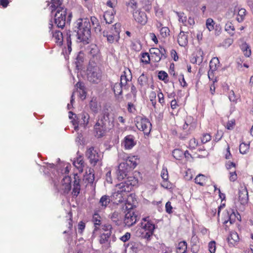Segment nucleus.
<instances>
[{
  "mask_svg": "<svg viewBox=\"0 0 253 253\" xmlns=\"http://www.w3.org/2000/svg\"><path fill=\"white\" fill-rule=\"evenodd\" d=\"M96 33H100L101 27L97 18L94 16L88 18H81L78 19L75 23L74 30L77 32L78 42H82L86 44L90 42L91 38V25Z\"/></svg>",
  "mask_w": 253,
  "mask_h": 253,
  "instance_id": "nucleus-1",
  "label": "nucleus"
},
{
  "mask_svg": "<svg viewBox=\"0 0 253 253\" xmlns=\"http://www.w3.org/2000/svg\"><path fill=\"white\" fill-rule=\"evenodd\" d=\"M118 157L119 161H123L120 163L117 171V178L121 180L127 176L130 170L136 167L137 156H128L127 154L122 152L119 153Z\"/></svg>",
  "mask_w": 253,
  "mask_h": 253,
  "instance_id": "nucleus-2",
  "label": "nucleus"
},
{
  "mask_svg": "<svg viewBox=\"0 0 253 253\" xmlns=\"http://www.w3.org/2000/svg\"><path fill=\"white\" fill-rule=\"evenodd\" d=\"M114 119L109 117V113L105 111L100 114L94 126L95 135L97 137H102L105 133L107 129L113 127Z\"/></svg>",
  "mask_w": 253,
  "mask_h": 253,
  "instance_id": "nucleus-3",
  "label": "nucleus"
},
{
  "mask_svg": "<svg viewBox=\"0 0 253 253\" xmlns=\"http://www.w3.org/2000/svg\"><path fill=\"white\" fill-rule=\"evenodd\" d=\"M156 225L149 216L144 217L140 223V227L136 231L137 236L150 240L156 228Z\"/></svg>",
  "mask_w": 253,
  "mask_h": 253,
  "instance_id": "nucleus-4",
  "label": "nucleus"
},
{
  "mask_svg": "<svg viewBox=\"0 0 253 253\" xmlns=\"http://www.w3.org/2000/svg\"><path fill=\"white\" fill-rule=\"evenodd\" d=\"M64 173H62V178L59 183L54 181V187L57 192L61 194H66L69 193L71 189V178L66 174L69 172V169L67 166L63 170Z\"/></svg>",
  "mask_w": 253,
  "mask_h": 253,
  "instance_id": "nucleus-5",
  "label": "nucleus"
},
{
  "mask_svg": "<svg viewBox=\"0 0 253 253\" xmlns=\"http://www.w3.org/2000/svg\"><path fill=\"white\" fill-rule=\"evenodd\" d=\"M87 81L91 84H97L102 79V72L97 67H89L87 70Z\"/></svg>",
  "mask_w": 253,
  "mask_h": 253,
  "instance_id": "nucleus-6",
  "label": "nucleus"
},
{
  "mask_svg": "<svg viewBox=\"0 0 253 253\" xmlns=\"http://www.w3.org/2000/svg\"><path fill=\"white\" fill-rule=\"evenodd\" d=\"M85 155L90 164L93 166H95L97 164H100L103 158L102 153L95 149L93 147L88 148L85 152Z\"/></svg>",
  "mask_w": 253,
  "mask_h": 253,
  "instance_id": "nucleus-7",
  "label": "nucleus"
},
{
  "mask_svg": "<svg viewBox=\"0 0 253 253\" xmlns=\"http://www.w3.org/2000/svg\"><path fill=\"white\" fill-rule=\"evenodd\" d=\"M89 118V114L85 112H83L78 115H75L76 119H74L71 121L74 126V129L77 131L79 129V125L85 128L88 124Z\"/></svg>",
  "mask_w": 253,
  "mask_h": 253,
  "instance_id": "nucleus-8",
  "label": "nucleus"
},
{
  "mask_svg": "<svg viewBox=\"0 0 253 253\" xmlns=\"http://www.w3.org/2000/svg\"><path fill=\"white\" fill-rule=\"evenodd\" d=\"M119 24L117 23L113 25L110 31H103V35L107 38V42L110 43L117 42L120 39Z\"/></svg>",
  "mask_w": 253,
  "mask_h": 253,
  "instance_id": "nucleus-9",
  "label": "nucleus"
},
{
  "mask_svg": "<svg viewBox=\"0 0 253 253\" xmlns=\"http://www.w3.org/2000/svg\"><path fill=\"white\" fill-rule=\"evenodd\" d=\"M135 122L136 126L139 130L143 131L146 135L150 133L152 125L148 119L138 116L136 118Z\"/></svg>",
  "mask_w": 253,
  "mask_h": 253,
  "instance_id": "nucleus-10",
  "label": "nucleus"
},
{
  "mask_svg": "<svg viewBox=\"0 0 253 253\" xmlns=\"http://www.w3.org/2000/svg\"><path fill=\"white\" fill-rule=\"evenodd\" d=\"M54 14V23L58 28H63L66 23L67 9L64 7H59L55 10Z\"/></svg>",
  "mask_w": 253,
  "mask_h": 253,
  "instance_id": "nucleus-11",
  "label": "nucleus"
},
{
  "mask_svg": "<svg viewBox=\"0 0 253 253\" xmlns=\"http://www.w3.org/2000/svg\"><path fill=\"white\" fill-rule=\"evenodd\" d=\"M138 183V180L134 176H131L127 177L124 182L119 183V186L122 188V190L128 192L131 190L133 187L137 186Z\"/></svg>",
  "mask_w": 253,
  "mask_h": 253,
  "instance_id": "nucleus-12",
  "label": "nucleus"
},
{
  "mask_svg": "<svg viewBox=\"0 0 253 253\" xmlns=\"http://www.w3.org/2000/svg\"><path fill=\"white\" fill-rule=\"evenodd\" d=\"M137 219V216L134 212L129 211L125 214L124 223L126 226L130 227L136 223Z\"/></svg>",
  "mask_w": 253,
  "mask_h": 253,
  "instance_id": "nucleus-13",
  "label": "nucleus"
},
{
  "mask_svg": "<svg viewBox=\"0 0 253 253\" xmlns=\"http://www.w3.org/2000/svg\"><path fill=\"white\" fill-rule=\"evenodd\" d=\"M132 75L130 70L129 69H126L123 72L120 78V84L124 87V89H126V86L127 82L131 81Z\"/></svg>",
  "mask_w": 253,
  "mask_h": 253,
  "instance_id": "nucleus-14",
  "label": "nucleus"
},
{
  "mask_svg": "<svg viewBox=\"0 0 253 253\" xmlns=\"http://www.w3.org/2000/svg\"><path fill=\"white\" fill-rule=\"evenodd\" d=\"M116 187L117 191L113 193V199L115 200L116 203H122L125 200L124 193L127 192V191L122 190V188L119 186V184L116 185Z\"/></svg>",
  "mask_w": 253,
  "mask_h": 253,
  "instance_id": "nucleus-15",
  "label": "nucleus"
},
{
  "mask_svg": "<svg viewBox=\"0 0 253 253\" xmlns=\"http://www.w3.org/2000/svg\"><path fill=\"white\" fill-rule=\"evenodd\" d=\"M123 143L126 149L129 150L136 145V142L133 135H128L124 138Z\"/></svg>",
  "mask_w": 253,
  "mask_h": 253,
  "instance_id": "nucleus-16",
  "label": "nucleus"
},
{
  "mask_svg": "<svg viewBox=\"0 0 253 253\" xmlns=\"http://www.w3.org/2000/svg\"><path fill=\"white\" fill-rule=\"evenodd\" d=\"M134 20L138 23L144 25L147 21V18L146 13L143 11H136L133 14Z\"/></svg>",
  "mask_w": 253,
  "mask_h": 253,
  "instance_id": "nucleus-17",
  "label": "nucleus"
},
{
  "mask_svg": "<svg viewBox=\"0 0 253 253\" xmlns=\"http://www.w3.org/2000/svg\"><path fill=\"white\" fill-rule=\"evenodd\" d=\"M219 62L217 57H213L210 62V70L208 72V77L210 80L213 79V75L212 73L217 69V67L219 64Z\"/></svg>",
  "mask_w": 253,
  "mask_h": 253,
  "instance_id": "nucleus-18",
  "label": "nucleus"
},
{
  "mask_svg": "<svg viewBox=\"0 0 253 253\" xmlns=\"http://www.w3.org/2000/svg\"><path fill=\"white\" fill-rule=\"evenodd\" d=\"M214 24L215 23L212 19L208 18L207 19V28H208L210 32L213 30V34L217 36L220 33V28H219V26L217 25L214 27Z\"/></svg>",
  "mask_w": 253,
  "mask_h": 253,
  "instance_id": "nucleus-19",
  "label": "nucleus"
},
{
  "mask_svg": "<svg viewBox=\"0 0 253 253\" xmlns=\"http://www.w3.org/2000/svg\"><path fill=\"white\" fill-rule=\"evenodd\" d=\"M239 201L242 205L247 204L249 200L248 192L246 188H242L239 190Z\"/></svg>",
  "mask_w": 253,
  "mask_h": 253,
  "instance_id": "nucleus-20",
  "label": "nucleus"
},
{
  "mask_svg": "<svg viewBox=\"0 0 253 253\" xmlns=\"http://www.w3.org/2000/svg\"><path fill=\"white\" fill-rule=\"evenodd\" d=\"M51 34L55 42L59 45H61L63 41V34L58 30H52Z\"/></svg>",
  "mask_w": 253,
  "mask_h": 253,
  "instance_id": "nucleus-21",
  "label": "nucleus"
},
{
  "mask_svg": "<svg viewBox=\"0 0 253 253\" xmlns=\"http://www.w3.org/2000/svg\"><path fill=\"white\" fill-rule=\"evenodd\" d=\"M195 127L194 123H189L188 124L187 121L185 122V124L183 126V134H181L180 136V137L182 139H184L185 137V133L186 134L190 133L191 131L194 129Z\"/></svg>",
  "mask_w": 253,
  "mask_h": 253,
  "instance_id": "nucleus-22",
  "label": "nucleus"
},
{
  "mask_svg": "<svg viewBox=\"0 0 253 253\" xmlns=\"http://www.w3.org/2000/svg\"><path fill=\"white\" fill-rule=\"evenodd\" d=\"M150 54L151 55L152 60L155 62H158L162 59L161 56V51L160 49L153 48L150 50Z\"/></svg>",
  "mask_w": 253,
  "mask_h": 253,
  "instance_id": "nucleus-23",
  "label": "nucleus"
},
{
  "mask_svg": "<svg viewBox=\"0 0 253 253\" xmlns=\"http://www.w3.org/2000/svg\"><path fill=\"white\" fill-rule=\"evenodd\" d=\"M77 175L74 176V181L73 184V189L72 191V194L74 196L77 197L80 192L81 186L80 184V179L78 178V177H76Z\"/></svg>",
  "mask_w": 253,
  "mask_h": 253,
  "instance_id": "nucleus-24",
  "label": "nucleus"
},
{
  "mask_svg": "<svg viewBox=\"0 0 253 253\" xmlns=\"http://www.w3.org/2000/svg\"><path fill=\"white\" fill-rule=\"evenodd\" d=\"M109 217L116 225H119L121 223L122 216L118 211H114L109 215Z\"/></svg>",
  "mask_w": 253,
  "mask_h": 253,
  "instance_id": "nucleus-25",
  "label": "nucleus"
},
{
  "mask_svg": "<svg viewBox=\"0 0 253 253\" xmlns=\"http://www.w3.org/2000/svg\"><path fill=\"white\" fill-rule=\"evenodd\" d=\"M177 42L181 46H185L188 43L187 36L184 32H180L178 36Z\"/></svg>",
  "mask_w": 253,
  "mask_h": 253,
  "instance_id": "nucleus-26",
  "label": "nucleus"
},
{
  "mask_svg": "<svg viewBox=\"0 0 253 253\" xmlns=\"http://www.w3.org/2000/svg\"><path fill=\"white\" fill-rule=\"evenodd\" d=\"M111 234V231L101 234L100 236L99 243L102 245H108L109 243V239Z\"/></svg>",
  "mask_w": 253,
  "mask_h": 253,
  "instance_id": "nucleus-27",
  "label": "nucleus"
},
{
  "mask_svg": "<svg viewBox=\"0 0 253 253\" xmlns=\"http://www.w3.org/2000/svg\"><path fill=\"white\" fill-rule=\"evenodd\" d=\"M123 87H124L120 83H115L112 85V88L114 91L115 96L120 95L122 94Z\"/></svg>",
  "mask_w": 253,
  "mask_h": 253,
  "instance_id": "nucleus-28",
  "label": "nucleus"
},
{
  "mask_svg": "<svg viewBox=\"0 0 253 253\" xmlns=\"http://www.w3.org/2000/svg\"><path fill=\"white\" fill-rule=\"evenodd\" d=\"M100 219V216L97 213L94 214L93 216L92 221L93 222L94 225V229L93 232V234H94L95 232L99 229L98 226L101 224Z\"/></svg>",
  "mask_w": 253,
  "mask_h": 253,
  "instance_id": "nucleus-29",
  "label": "nucleus"
},
{
  "mask_svg": "<svg viewBox=\"0 0 253 253\" xmlns=\"http://www.w3.org/2000/svg\"><path fill=\"white\" fill-rule=\"evenodd\" d=\"M73 165L77 168L80 172L83 171L84 167V161L82 158H79L73 162Z\"/></svg>",
  "mask_w": 253,
  "mask_h": 253,
  "instance_id": "nucleus-30",
  "label": "nucleus"
},
{
  "mask_svg": "<svg viewBox=\"0 0 253 253\" xmlns=\"http://www.w3.org/2000/svg\"><path fill=\"white\" fill-rule=\"evenodd\" d=\"M187 243L185 241L179 242L176 248L177 253H186Z\"/></svg>",
  "mask_w": 253,
  "mask_h": 253,
  "instance_id": "nucleus-31",
  "label": "nucleus"
},
{
  "mask_svg": "<svg viewBox=\"0 0 253 253\" xmlns=\"http://www.w3.org/2000/svg\"><path fill=\"white\" fill-rule=\"evenodd\" d=\"M62 2V0H51V5L50 6V8L52 13L54 11L57 10L58 8L62 7L61 6Z\"/></svg>",
  "mask_w": 253,
  "mask_h": 253,
  "instance_id": "nucleus-32",
  "label": "nucleus"
},
{
  "mask_svg": "<svg viewBox=\"0 0 253 253\" xmlns=\"http://www.w3.org/2000/svg\"><path fill=\"white\" fill-rule=\"evenodd\" d=\"M137 83L141 87L147 85L148 84L147 77L144 74H142L138 78Z\"/></svg>",
  "mask_w": 253,
  "mask_h": 253,
  "instance_id": "nucleus-33",
  "label": "nucleus"
},
{
  "mask_svg": "<svg viewBox=\"0 0 253 253\" xmlns=\"http://www.w3.org/2000/svg\"><path fill=\"white\" fill-rule=\"evenodd\" d=\"M227 216L228 219L225 220L223 222L224 224H226L229 221L230 224H232L235 222L236 218L237 217L235 212L232 211L231 213L230 214L229 212H227Z\"/></svg>",
  "mask_w": 253,
  "mask_h": 253,
  "instance_id": "nucleus-34",
  "label": "nucleus"
},
{
  "mask_svg": "<svg viewBox=\"0 0 253 253\" xmlns=\"http://www.w3.org/2000/svg\"><path fill=\"white\" fill-rule=\"evenodd\" d=\"M110 202V199L109 196L107 195H104L100 198L99 203L103 208L105 209L107 207Z\"/></svg>",
  "mask_w": 253,
  "mask_h": 253,
  "instance_id": "nucleus-35",
  "label": "nucleus"
},
{
  "mask_svg": "<svg viewBox=\"0 0 253 253\" xmlns=\"http://www.w3.org/2000/svg\"><path fill=\"white\" fill-rule=\"evenodd\" d=\"M227 240L229 244H234L239 240L238 234L235 232H231L230 235L227 238Z\"/></svg>",
  "mask_w": 253,
  "mask_h": 253,
  "instance_id": "nucleus-36",
  "label": "nucleus"
},
{
  "mask_svg": "<svg viewBox=\"0 0 253 253\" xmlns=\"http://www.w3.org/2000/svg\"><path fill=\"white\" fill-rule=\"evenodd\" d=\"M66 42L67 45L68 52L66 53L70 54L72 51V42L71 39V32L70 31L66 32Z\"/></svg>",
  "mask_w": 253,
  "mask_h": 253,
  "instance_id": "nucleus-37",
  "label": "nucleus"
},
{
  "mask_svg": "<svg viewBox=\"0 0 253 253\" xmlns=\"http://www.w3.org/2000/svg\"><path fill=\"white\" fill-rule=\"evenodd\" d=\"M241 49L246 56L249 57L251 55V50L249 45L246 43L242 44Z\"/></svg>",
  "mask_w": 253,
  "mask_h": 253,
  "instance_id": "nucleus-38",
  "label": "nucleus"
},
{
  "mask_svg": "<svg viewBox=\"0 0 253 253\" xmlns=\"http://www.w3.org/2000/svg\"><path fill=\"white\" fill-rule=\"evenodd\" d=\"M172 156L176 160H180L183 156V152L180 149H176L172 151Z\"/></svg>",
  "mask_w": 253,
  "mask_h": 253,
  "instance_id": "nucleus-39",
  "label": "nucleus"
},
{
  "mask_svg": "<svg viewBox=\"0 0 253 253\" xmlns=\"http://www.w3.org/2000/svg\"><path fill=\"white\" fill-rule=\"evenodd\" d=\"M205 176L203 174H199L195 178V182L196 183L200 185L203 186L205 181Z\"/></svg>",
  "mask_w": 253,
  "mask_h": 253,
  "instance_id": "nucleus-40",
  "label": "nucleus"
},
{
  "mask_svg": "<svg viewBox=\"0 0 253 253\" xmlns=\"http://www.w3.org/2000/svg\"><path fill=\"white\" fill-rule=\"evenodd\" d=\"M225 30L230 34L233 35L235 28L233 24L230 22H228L225 26Z\"/></svg>",
  "mask_w": 253,
  "mask_h": 253,
  "instance_id": "nucleus-41",
  "label": "nucleus"
},
{
  "mask_svg": "<svg viewBox=\"0 0 253 253\" xmlns=\"http://www.w3.org/2000/svg\"><path fill=\"white\" fill-rule=\"evenodd\" d=\"M250 147L249 144L242 143L240 145L239 150L241 154H244L247 153L249 151Z\"/></svg>",
  "mask_w": 253,
  "mask_h": 253,
  "instance_id": "nucleus-42",
  "label": "nucleus"
},
{
  "mask_svg": "<svg viewBox=\"0 0 253 253\" xmlns=\"http://www.w3.org/2000/svg\"><path fill=\"white\" fill-rule=\"evenodd\" d=\"M141 61L145 64H149L150 61L149 54L147 52L142 53L141 54Z\"/></svg>",
  "mask_w": 253,
  "mask_h": 253,
  "instance_id": "nucleus-43",
  "label": "nucleus"
},
{
  "mask_svg": "<svg viewBox=\"0 0 253 253\" xmlns=\"http://www.w3.org/2000/svg\"><path fill=\"white\" fill-rule=\"evenodd\" d=\"M158 78L159 80L167 82L168 81V75L163 71H161L158 73Z\"/></svg>",
  "mask_w": 253,
  "mask_h": 253,
  "instance_id": "nucleus-44",
  "label": "nucleus"
},
{
  "mask_svg": "<svg viewBox=\"0 0 253 253\" xmlns=\"http://www.w3.org/2000/svg\"><path fill=\"white\" fill-rule=\"evenodd\" d=\"M90 108L95 113L98 112L99 106L97 102L92 100L89 103Z\"/></svg>",
  "mask_w": 253,
  "mask_h": 253,
  "instance_id": "nucleus-45",
  "label": "nucleus"
},
{
  "mask_svg": "<svg viewBox=\"0 0 253 253\" xmlns=\"http://www.w3.org/2000/svg\"><path fill=\"white\" fill-rule=\"evenodd\" d=\"M176 14L178 16L179 21L182 23L185 26H187V19L183 13L176 12Z\"/></svg>",
  "mask_w": 253,
  "mask_h": 253,
  "instance_id": "nucleus-46",
  "label": "nucleus"
},
{
  "mask_svg": "<svg viewBox=\"0 0 253 253\" xmlns=\"http://www.w3.org/2000/svg\"><path fill=\"white\" fill-rule=\"evenodd\" d=\"M203 54V52H201L200 51L198 52V55L199 56L197 55L196 57L194 59V62L196 64L200 65L203 63L204 59L203 56L202 55ZM192 62H194V61Z\"/></svg>",
  "mask_w": 253,
  "mask_h": 253,
  "instance_id": "nucleus-47",
  "label": "nucleus"
},
{
  "mask_svg": "<svg viewBox=\"0 0 253 253\" xmlns=\"http://www.w3.org/2000/svg\"><path fill=\"white\" fill-rule=\"evenodd\" d=\"M209 251L211 253H214L216 250V243L215 241H211L208 245Z\"/></svg>",
  "mask_w": 253,
  "mask_h": 253,
  "instance_id": "nucleus-48",
  "label": "nucleus"
},
{
  "mask_svg": "<svg viewBox=\"0 0 253 253\" xmlns=\"http://www.w3.org/2000/svg\"><path fill=\"white\" fill-rule=\"evenodd\" d=\"M169 29L167 27H162L160 30L161 35L164 38L167 37L169 35Z\"/></svg>",
  "mask_w": 253,
  "mask_h": 253,
  "instance_id": "nucleus-49",
  "label": "nucleus"
},
{
  "mask_svg": "<svg viewBox=\"0 0 253 253\" xmlns=\"http://www.w3.org/2000/svg\"><path fill=\"white\" fill-rule=\"evenodd\" d=\"M156 93L155 92L152 91L150 95V100L154 107H155V105L156 104Z\"/></svg>",
  "mask_w": 253,
  "mask_h": 253,
  "instance_id": "nucleus-50",
  "label": "nucleus"
},
{
  "mask_svg": "<svg viewBox=\"0 0 253 253\" xmlns=\"http://www.w3.org/2000/svg\"><path fill=\"white\" fill-rule=\"evenodd\" d=\"M198 145V142L195 138H192L190 140L189 142L188 147L190 149H194Z\"/></svg>",
  "mask_w": 253,
  "mask_h": 253,
  "instance_id": "nucleus-51",
  "label": "nucleus"
},
{
  "mask_svg": "<svg viewBox=\"0 0 253 253\" xmlns=\"http://www.w3.org/2000/svg\"><path fill=\"white\" fill-rule=\"evenodd\" d=\"M158 97L159 103L162 105H164L165 104L164 96L163 93L161 92V90L159 89V91L158 93Z\"/></svg>",
  "mask_w": 253,
  "mask_h": 253,
  "instance_id": "nucleus-52",
  "label": "nucleus"
},
{
  "mask_svg": "<svg viewBox=\"0 0 253 253\" xmlns=\"http://www.w3.org/2000/svg\"><path fill=\"white\" fill-rule=\"evenodd\" d=\"M85 178L88 183H92L94 180V174L92 173L91 172H90L89 174L86 175Z\"/></svg>",
  "mask_w": 253,
  "mask_h": 253,
  "instance_id": "nucleus-53",
  "label": "nucleus"
},
{
  "mask_svg": "<svg viewBox=\"0 0 253 253\" xmlns=\"http://www.w3.org/2000/svg\"><path fill=\"white\" fill-rule=\"evenodd\" d=\"M127 110L129 113H133L135 111V108L132 103L128 102L127 104Z\"/></svg>",
  "mask_w": 253,
  "mask_h": 253,
  "instance_id": "nucleus-54",
  "label": "nucleus"
},
{
  "mask_svg": "<svg viewBox=\"0 0 253 253\" xmlns=\"http://www.w3.org/2000/svg\"><path fill=\"white\" fill-rule=\"evenodd\" d=\"M126 5L133 9H135L137 8V3L134 0H130L127 3Z\"/></svg>",
  "mask_w": 253,
  "mask_h": 253,
  "instance_id": "nucleus-55",
  "label": "nucleus"
},
{
  "mask_svg": "<svg viewBox=\"0 0 253 253\" xmlns=\"http://www.w3.org/2000/svg\"><path fill=\"white\" fill-rule=\"evenodd\" d=\"M130 238V234L129 233V232H126V234L123 235V236H122L121 237H120V239L124 242H126L127 241H128Z\"/></svg>",
  "mask_w": 253,
  "mask_h": 253,
  "instance_id": "nucleus-56",
  "label": "nucleus"
},
{
  "mask_svg": "<svg viewBox=\"0 0 253 253\" xmlns=\"http://www.w3.org/2000/svg\"><path fill=\"white\" fill-rule=\"evenodd\" d=\"M237 178V174L235 169L233 171L230 172V180L231 181H235Z\"/></svg>",
  "mask_w": 253,
  "mask_h": 253,
  "instance_id": "nucleus-57",
  "label": "nucleus"
},
{
  "mask_svg": "<svg viewBox=\"0 0 253 253\" xmlns=\"http://www.w3.org/2000/svg\"><path fill=\"white\" fill-rule=\"evenodd\" d=\"M172 207L171 206V203L170 202H168L166 204V211L168 213H172Z\"/></svg>",
  "mask_w": 253,
  "mask_h": 253,
  "instance_id": "nucleus-58",
  "label": "nucleus"
},
{
  "mask_svg": "<svg viewBox=\"0 0 253 253\" xmlns=\"http://www.w3.org/2000/svg\"><path fill=\"white\" fill-rule=\"evenodd\" d=\"M85 223L83 221H81L78 224V230L80 233H82L85 228Z\"/></svg>",
  "mask_w": 253,
  "mask_h": 253,
  "instance_id": "nucleus-59",
  "label": "nucleus"
},
{
  "mask_svg": "<svg viewBox=\"0 0 253 253\" xmlns=\"http://www.w3.org/2000/svg\"><path fill=\"white\" fill-rule=\"evenodd\" d=\"M179 81L181 85L184 87L187 86V84L185 81L183 75H180L179 77Z\"/></svg>",
  "mask_w": 253,
  "mask_h": 253,
  "instance_id": "nucleus-60",
  "label": "nucleus"
},
{
  "mask_svg": "<svg viewBox=\"0 0 253 253\" xmlns=\"http://www.w3.org/2000/svg\"><path fill=\"white\" fill-rule=\"evenodd\" d=\"M111 170H109L106 174V180L108 183H112V179L111 176Z\"/></svg>",
  "mask_w": 253,
  "mask_h": 253,
  "instance_id": "nucleus-61",
  "label": "nucleus"
},
{
  "mask_svg": "<svg viewBox=\"0 0 253 253\" xmlns=\"http://www.w3.org/2000/svg\"><path fill=\"white\" fill-rule=\"evenodd\" d=\"M161 176L164 180H167L168 179V172L167 170L163 169L161 172Z\"/></svg>",
  "mask_w": 253,
  "mask_h": 253,
  "instance_id": "nucleus-62",
  "label": "nucleus"
},
{
  "mask_svg": "<svg viewBox=\"0 0 253 253\" xmlns=\"http://www.w3.org/2000/svg\"><path fill=\"white\" fill-rule=\"evenodd\" d=\"M102 229L105 231L106 232H108V231H111V230L112 228L111 225L109 224H104L102 226Z\"/></svg>",
  "mask_w": 253,
  "mask_h": 253,
  "instance_id": "nucleus-63",
  "label": "nucleus"
},
{
  "mask_svg": "<svg viewBox=\"0 0 253 253\" xmlns=\"http://www.w3.org/2000/svg\"><path fill=\"white\" fill-rule=\"evenodd\" d=\"M226 167L227 169H231L232 168H233L235 169L236 165L233 162H228V163H226Z\"/></svg>",
  "mask_w": 253,
  "mask_h": 253,
  "instance_id": "nucleus-64",
  "label": "nucleus"
}]
</instances>
